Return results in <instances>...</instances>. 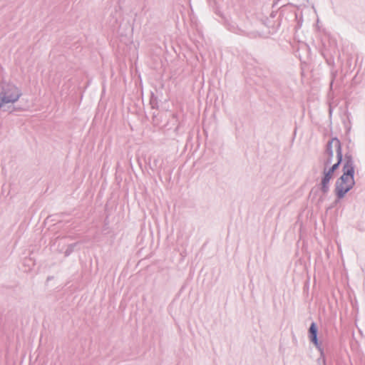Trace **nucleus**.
<instances>
[{
  "instance_id": "obj_1",
  "label": "nucleus",
  "mask_w": 365,
  "mask_h": 365,
  "mask_svg": "<svg viewBox=\"0 0 365 365\" xmlns=\"http://www.w3.org/2000/svg\"><path fill=\"white\" fill-rule=\"evenodd\" d=\"M326 157L324 177L322 181L324 192L327 191V184L332 178L334 172L338 169L342 159L341 143L339 140L334 138L329 141Z\"/></svg>"
},
{
  "instance_id": "obj_2",
  "label": "nucleus",
  "mask_w": 365,
  "mask_h": 365,
  "mask_svg": "<svg viewBox=\"0 0 365 365\" xmlns=\"http://www.w3.org/2000/svg\"><path fill=\"white\" fill-rule=\"evenodd\" d=\"M344 174L336 182V190L338 196L341 197L353 186L354 182V167L351 160H347L344 165Z\"/></svg>"
},
{
  "instance_id": "obj_3",
  "label": "nucleus",
  "mask_w": 365,
  "mask_h": 365,
  "mask_svg": "<svg viewBox=\"0 0 365 365\" xmlns=\"http://www.w3.org/2000/svg\"><path fill=\"white\" fill-rule=\"evenodd\" d=\"M21 96L19 89L8 83H0V107L16 101Z\"/></svg>"
},
{
  "instance_id": "obj_4",
  "label": "nucleus",
  "mask_w": 365,
  "mask_h": 365,
  "mask_svg": "<svg viewBox=\"0 0 365 365\" xmlns=\"http://www.w3.org/2000/svg\"><path fill=\"white\" fill-rule=\"evenodd\" d=\"M309 335L311 341L315 344V346H318L317 327L314 323H312L310 326Z\"/></svg>"
}]
</instances>
